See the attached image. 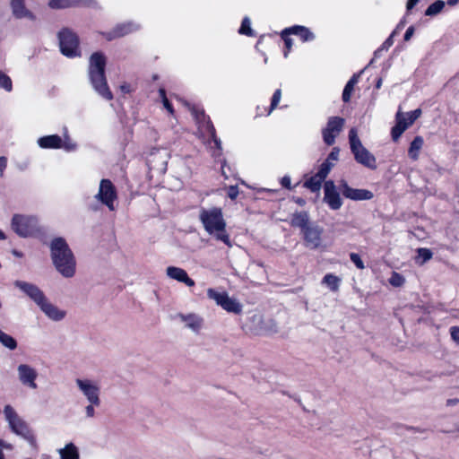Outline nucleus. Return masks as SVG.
<instances>
[{"instance_id": "f257e3e1", "label": "nucleus", "mask_w": 459, "mask_h": 459, "mask_svg": "<svg viewBox=\"0 0 459 459\" xmlns=\"http://www.w3.org/2000/svg\"><path fill=\"white\" fill-rule=\"evenodd\" d=\"M50 255L56 271L65 278L75 274L76 260L64 238L57 237L51 240Z\"/></svg>"}, {"instance_id": "f03ea898", "label": "nucleus", "mask_w": 459, "mask_h": 459, "mask_svg": "<svg viewBox=\"0 0 459 459\" xmlns=\"http://www.w3.org/2000/svg\"><path fill=\"white\" fill-rule=\"evenodd\" d=\"M199 220L209 235L213 236L217 240L223 242L228 247L232 246L230 235L226 231V221L223 218L221 208H201Z\"/></svg>"}, {"instance_id": "7ed1b4c3", "label": "nucleus", "mask_w": 459, "mask_h": 459, "mask_svg": "<svg viewBox=\"0 0 459 459\" xmlns=\"http://www.w3.org/2000/svg\"><path fill=\"white\" fill-rule=\"evenodd\" d=\"M106 56L102 52H94L89 60V79L93 89L107 100L113 99V94L108 88L106 75Z\"/></svg>"}, {"instance_id": "20e7f679", "label": "nucleus", "mask_w": 459, "mask_h": 459, "mask_svg": "<svg viewBox=\"0 0 459 459\" xmlns=\"http://www.w3.org/2000/svg\"><path fill=\"white\" fill-rule=\"evenodd\" d=\"M4 415L13 433L35 446L36 438L29 424L16 412L14 408L7 404L4 408Z\"/></svg>"}, {"instance_id": "39448f33", "label": "nucleus", "mask_w": 459, "mask_h": 459, "mask_svg": "<svg viewBox=\"0 0 459 459\" xmlns=\"http://www.w3.org/2000/svg\"><path fill=\"white\" fill-rule=\"evenodd\" d=\"M11 229L24 238L37 237L42 233L39 218L30 214H14L11 221Z\"/></svg>"}, {"instance_id": "423d86ee", "label": "nucleus", "mask_w": 459, "mask_h": 459, "mask_svg": "<svg viewBox=\"0 0 459 459\" xmlns=\"http://www.w3.org/2000/svg\"><path fill=\"white\" fill-rule=\"evenodd\" d=\"M349 143L351 151L358 163L373 170L377 168L376 157L363 146L358 136L357 129L354 127L349 131Z\"/></svg>"}, {"instance_id": "0eeeda50", "label": "nucleus", "mask_w": 459, "mask_h": 459, "mask_svg": "<svg viewBox=\"0 0 459 459\" xmlns=\"http://www.w3.org/2000/svg\"><path fill=\"white\" fill-rule=\"evenodd\" d=\"M61 53L70 58L80 56L78 36L69 29H63L58 33Z\"/></svg>"}, {"instance_id": "6e6552de", "label": "nucleus", "mask_w": 459, "mask_h": 459, "mask_svg": "<svg viewBox=\"0 0 459 459\" xmlns=\"http://www.w3.org/2000/svg\"><path fill=\"white\" fill-rule=\"evenodd\" d=\"M192 114L195 116L199 129L212 139L217 149V152H214L213 155L216 157L221 156L222 152L221 141L217 137L215 128L210 117H206L204 110H197L195 108L192 109Z\"/></svg>"}, {"instance_id": "1a4fd4ad", "label": "nucleus", "mask_w": 459, "mask_h": 459, "mask_svg": "<svg viewBox=\"0 0 459 459\" xmlns=\"http://www.w3.org/2000/svg\"><path fill=\"white\" fill-rule=\"evenodd\" d=\"M421 115V109L416 108L410 112H402L400 109L395 115L396 124L391 130L392 139L396 142L403 132L411 126Z\"/></svg>"}, {"instance_id": "9d476101", "label": "nucleus", "mask_w": 459, "mask_h": 459, "mask_svg": "<svg viewBox=\"0 0 459 459\" xmlns=\"http://www.w3.org/2000/svg\"><path fill=\"white\" fill-rule=\"evenodd\" d=\"M207 297L229 313L238 315L242 312L241 303L236 299L230 298L226 291L220 292L210 288L207 290Z\"/></svg>"}, {"instance_id": "9b49d317", "label": "nucleus", "mask_w": 459, "mask_h": 459, "mask_svg": "<svg viewBox=\"0 0 459 459\" xmlns=\"http://www.w3.org/2000/svg\"><path fill=\"white\" fill-rule=\"evenodd\" d=\"M94 198L106 205L109 211H115L114 202L117 198V194L114 184L109 179H101Z\"/></svg>"}, {"instance_id": "f8f14e48", "label": "nucleus", "mask_w": 459, "mask_h": 459, "mask_svg": "<svg viewBox=\"0 0 459 459\" xmlns=\"http://www.w3.org/2000/svg\"><path fill=\"white\" fill-rule=\"evenodd\" d=\"M345 120L341 117H330L326 126L322 130L324 143L331 146L335 143L336 136L342 132Z\"/></svg>"}, {"instance_id": "ddd939ff", "label": "nucleus", "mask_w": 459, "mask_h": 459, "mask_svg": "<svg viewBox=\"0 0 459 459\" xmlns=\"http://www.w3.org/2000/svg\"><path fill=\"white\" fill-rule=\"evenodd\" d=\"M75 383L88 403L93 404L101 403L100 397V388L96 383L87 378H77Z\"/></svg>"}, {"instance_id": "4468645a", "label": "nucleus", "mask_w": 459, "mask_h": 459, "mask_svg": "<svg viewBox=\"0 0 459 459\" xmlns=\"http://www.w3.org/2000/svg\"><path fill=\"white\" fill-rule=\"evenodd\" d=\"M13 285L28 296L38 307L47 298L44 292L34 283L17 280L13 282Z\"/></svg>"}, {"instance_id": "2eb2a0df", "label": "nucleus", "mask_w": 459, "mask_h": 459, "mask_svg": "<svg viewBox=\"0 0 459 459\" xmlns=\"http://www.w3.org/2000/svg\"><path fill=\"white\" fill-rule=\"evenodd\" d=\"M323 200L331 210L336 211L342 207V200L333 180L325 182Z\"/></svg>"}, {"instance_id": "dca6fc26", "label": "nucleus", "mask_w": 459, "mask_h": 459, "mask_svg": "<svg viewBox=\"0 0 459 459\" xmlns=\"http://www.w3.org/2000/svg\"><path fill=\"white\" fill-rule=\"evenodd\" d=\"M339 190L345 198L353 201L371 200L374 197L371 191L367 189L352 188L343 179L339 182Z\"/></svg>"}, {"instance_id": "f3484780", "label": "nucleus", "mask_w": 459, "mask_h": 459, "mask_svg": "<svg viewBox=\"0 0 459 459\" xmlns=\"http://www.w3.org/2000/svg\"><path fill=\"white\" fill-rule=\"evenodd\" d=\"M140 24L134 22H127L117 24L112 30L102 32L101 34L107 40L110 41L136 31L140 30Z\"/></svg>"}, {"instance_id": "a211bd4d", "label": "nucleus", "mask_w": 459, "mask_h": 459, "mask_svg": "<svg viewBox=\"0 0 459 459\" xmlns=\"http://www.w3.org/2000/svg\"><path fill=\"white\" fill-rule=\"evenodd\" d=\"M18 378L20 382L31 389L38 387L36 379L38 377V372L31 366L27 364H20L17 368Z\"/></svg>"}, {"instance_id": "6ab92c4d", "label": "nucleus", "mask_w": 459, "mask_h": 459, "mask_svg": "<svg viewBox=\"0 0 459 459\" xmlns=\"http://www.w3.org/2000/svg\"><path fill=\"white\" fill-rule=\"evenodd\" d=\"M323 231V228L316 224H311L302 231L306 246L311 249L318 248L321 245Z\"/></svg>"}, {"instance_id": "aec40b11", "label": "nucleus", "mask_w": 459, "mask_h": 459, "mask_svg": "<svg viewBox=\"0 0 459 459\" xmlns=\"http://www.w3.org/2000/svg\"><path fill=\"white\" fill-rule=\"evenodd\" d=\"M49 7L52 9H62L74 6L95 7L97 2L95 0H49Z\"/></svg>"}, {"instance_id": "412c9836", "label": "nucleus", "mask_w": 459, "mask_h": 459, "mask_svg": "<svg viewBox=\"0 0 459 459\" xmlns=\"http://www.w3.org/2000/svg\"><path fill=\"white\" fill-rule=\"evenodd\" d=\"M40 310L51 320L61 321L65 316V311L59 309L56 306L52 304L48 298L39 306Z\"/></svg>"}, {"instance_id": "4be33fe9", "label": "nucleus", "mask_w": 459, "mask_h": 459, "mask_svg": "<svg viewBox=\"0 0 459 459\" xmlns=\"http://www.w3.org/2000/svg\"><path fill=\"white\" fill-rule=\"evenodd\" d=\"M166 273L169 278L183 282L188 287H193L195 284V281L188 276L187 273L180 267L169 266L166 269Z\"/></svg>"}, {"instance_id": "5701e85b", "label": "nucleus", "mask_w": 459, "mask_h": 459, "mask_svg": "<svg viewBox=\"0 0 459 459\" xmlns=\"http://www.w3.org/2000/svg\"><path fill=\"white\" fill-rule=\"evenodd\" d=\"M178 317L185 323L186 327L198 333L204 325V319L196 314H178Z\"/></svg>"}, {"instance_id": "b1692460", "label": "nucleus", "mask_w": 459, "mask_h": 459, "mask_svg": "<svg viewBox=\"0 0 459 459\" xmlns=\"http://www.w3.org/2000/svg\"><path fill=\"white\" fill-rule=\"evenodd\" d=\"M11 7L13 15L16 18H28L30 20H35V15L25 7L24 0H12Z\"/></svg>"}, {"instance_id": "393cba45", "label": "nucleus", "mask_w": 459, "mask_h": 459, "mask_svg": "<svg viewBox=\"0 0 459 459\" xmlns=\"http://www.w3.org/2000/svg\"><path fill=\"white\" fill-rule=\"evenodd\" d=\"M290 32L300 38L303 42H308L315 39V34L307 27L301 25H294L285 29V33Z\"/></svg>"}, {"instance_id": "a878e982", "label": "nucleus", "mask_w": 459, "mask_h": 459, "mask_svg": "<svg viewBox=\"0 0 459 459\" xmlns=\"http://www.w3.org/2000/svg\"><path fill=\"white\" fill-rule=\"evenodd\" d=\"M38 144L42 149H59L62 147V138L57 134L39 137Z\"/></svg>"}, {"instance_id": "bb28decb", "label": "nucleus", "mask_w": 459, "mask_h": 459, "mask_svg": "<svg viewBox=\"0 0 459 459\" xmlns=\"http://www.w3.org/2000/svg\"><path fill=\"white\" fill-rule=\"evenodd\" d=\"M364 70H361L360 72L354 74L351 79L347 82L346 85L344 86L343 91H342V100L343 102H349L351 97V93L354 90V86L358 83L360 75Z\"/></svg>"}, {"instance_id": "cd10ccee", "label": "nucleus", "mask_w": 459, "mask_h": 459, "mask_svg": "<svg viewBox=\"0 0 459 459\" xmlns=\"http://www.w3.org/2000/svg\"><path fill=\"white\" fill-rule=\"evenodd\" d=\"M290 223L293 227L299 228L302 231L311 225L309 224V216L307 212H295L292 215Z\"/></svg>"}, {"instance_id": "c85d7f7f", "label": "nucleus", "mask_w": 459, "mask_h": 459, "mask_svg": "<svg viewBox=\"0 0 459 459\" xmlns=\"http://www.w3.org/2000/svg\"><path fill=\"white\" fill-rule=\"evenodd\" d=\"M423 138L421 136H416L410 144L408 150V155L412 160H417L419 157V152L423 146Z\"/></svg>"}, {"instance_id": "c756f323", "label": "nucleus", "mask_w": 459, "mask_h": 459, "mask_svg": "<svg viewBox=\"0 0 459 459\" xmlns=\"http://www.w3.org/2000/svg\"><path fill=\"white\" fill-rule=\"evenodd\" d=\"M59 453L61 459H79L78 449L73 443L67 444Z\"/></svg>"}, {"instance_id": "7c9ffc66", "label": "nucleus", "mask_w": 459, "mask_h": 459, "mask_svg": "<svg viewBox=\"0 0 459 459\" xmlns=\"http://www.w3.org/2000/svg\"><path fill=\"white\" fill-rule=\"evenodd\" d=\"M324 180V178H319L318 174L316 173L305 181L304 186L315 193L320 190Z\"/></svg>"}, {"instance_id": "2f4dec72", "label": "nucleus", "mask_w": 459, "mask_h": 459, "mask_svg": "<svg viewBox=\"0 0 459 459\" xmlns=\"http://www.w3.org/2000/svg\"><path fill=\"white\" fill-rule=\"evenodd\" d=\"M341 279L332 273H327L324 276L322 283L325 284L332 291L339 290Z\"/></svg>"}, {"instance_id": "473e14b6", "label": "nucleus", "mask_w": 459, "mask_h": 459, "mask_svg": "<svg viewBox=\"0 0 459 459\" xmlns=\"http://www.w3.org/2000/svg\"><path fill=\"white\" fill-rule=\"evenodd\" d=\"M0 342L5 348L13 351L17 348L16 340L0 329Z\"/></svg>"}, {"instance_id": "72a5a7b5", "label": "nucleus", "mask_w": 459, "mask_h": 459, "mask_svg": "<svg viewBox=\"0 0 459 459\" xmlns=\"http://www.w3.org/2000/svg\"><path fill=\"white\" fill-rule=\"evenodd\" d=\"M445 7V2L442 0H437L433 4H431L426 10H425V15L426 16H435L441 13V11Z\"/></svg>"}, {"instance_id": "f704fd0d", "label": "nucleus", "mask_w": 459, "mask_h": 459, "mask_svg": "<svg viewBox=\"0 0 459 459\" xmlns=\"http://www.w3.org/2000/svg\"><path fill=\"white\" fill-rule=\"evenodd\" d=\"M418 257L417 262L420 264H423L424 263L428 262L432 258L433 253L430 249L420 247L417 250Z\"/></svg>"}, {"instance_id": "c9c22d12", "label": "nucleus", "mask_w": 459, "mask_h": 459, "mask_svg": "<svg viewBox=\"0 0 459 459\" xmlns=\"http://www.w3.org/2000/svg\"><path fill=\"white\" fill-rule=\"evenodd\" d=\"M238 33L247 36H254V31L251 28V22L248 17H244L242 20Z\"/></svg>"}, {"instance_id": "e433bc0d", "label": "nucleus", "mask_w": 459, "mask_h": 459, "mask_svg": "<svg viewBox=\"0 0 459 459\" xmlns=\"http://www.w3.org/2000/svg\"><path fill=\"white\" fill-rule=\"evenodd\" d=\"M333 167V162H331L329 160H325L320 165L316 174H318L319 178L325 179Z\"/></svg>"}, {"instance_id": "4c0bfd02", "label": "nucleus", "mask_w": 459, "mask_h": 459, "mask_svg": "<svg viewBox=\"0 0 459 459\" xmlns=\"http://www.w3.org/2000/svg\"><path fill=\"white\" fill-rule=\"evenodd\" d=\"M0 88H3L7 91H11L13 90L11 78L2 71H0Z\"/></svg>"}, {"instance_id": "58836bf2", "label": "nucleus", "mask_w": 459, "mask_h": 459, "mask_svg": "<svg viewBox=\"0 0 459 459\" xmlns=\"http://www.w3.org/2000/svg\"><path fill=\"white\" fill-rule=\"evenodd\" d=\"M290 35H292V33H290V32L285 33V30H283L281 32V39H283L285 47H286V50L283 53L284 57L288 56L289 52L290 51L291 47H292V39L290 38H289Z\"/></svg>"}, {"instance_id": "ea45409f", "label": "nucleus", "mask_w": 459, "mask_h": 459, "mask_svg": "<svg viewBox=\"0 0 459 459\" xmlns=\"http://www.w3.org/2000/svg\"><path fill=\"white\" fill-rule=\"evenodd\" d=\"M405 279L400 273L394 272L389 279V282L394 287H400L403 285Z\"/></svg>"}, {"instance_id": "a19ab883", "label": "nucleus", "mask_w": 459, "mask_h": 459, "mask_svg": "<svg viewBox=\"0 0 459 459\" xmlns=\"http://www.w3.org/2000/svg\"><path fill=\"white\" fill-rule=\"evenodd\" d=\"M281 97V91L280 89H277L273 94L271 106L269 108L267 115H269L279 104Z\"/></svg>"}, {"instance_id": "79ce46f5", "label": "nucleus", "mask_w": 459, "mask_h": 459, "mask_svg": "<svg viewBox=\"0 0 459 459\" xmlns=\"http://www.w3.org/2000/svg\"><path fill=\"white\" fill-rule=\"evenodd\" d=\"M159 94H160V97L161 98L162 100V102H163V105L165 107V108L170 113V114H173L174 112V109H173V107L171 105V103L169 101L167 96H166V91L164 89H160L159 90Z\"/></svg>"}, {"instance_id": "37998d69", "label": "nucleus", "mask_w": 459, "mask_h": 459, "mask_svg": "<svg viewBox=\"0 0 459 459\" xmlns=\"http://www.w3.org/2000/svg\"><path fill=\"white\" fill-rule=\"evenodd\" d=\"M350 259L351 261L356 265L358 269H364L365 265L363 261L361 260L360 256L356 253H351L350 254Z\"/></svg>"}, {"instance_id": "c03bdc74", "label": "nucleus", "mask_w": 459, "mask_h": 459, "mask_svg": "<svg viewBox=\"0 0 459 459\" xmlns=\"http://www.w3.org/2000/svg\"><path fill=\"white\" fill-rule=\"evenodd\" d=\"M100 403H90L85 407V415L87 418H93L95 416V407H99Z\"/></svg>"}, {"instance_id": "a18cd8bd", "label": "nucleus", "mask_w": 459, "mask_h": 459, "mask_svg": "<svg viewBox=\"0 0 459 459\" xmlns=\"http://www.w3.org/2000/svg\"><path fill=\"white\" fill-rule=\"evenodd\" d=\"M395 35L396 34L394 32H392L390 36L381 45V49L387 50L394 44V37Z\"/></svg>"}, {"instance_id": "49530a36", "label": "nucleus", "mask_w": 459, "mask_h": 459, "mask_svg": "<svg viewBox=\"0 0 459 459\" xmlns=\"http://www.w3.org/2000/svg\"><path fill=\"white\" fill-rule=\"evenodd\" d=\"M339 152L340 149L338 147H333L331 151V152L328 154L325 160H329L332 162V160H337L339 158Z\"/></svg>"}, {"instance_id": "de8ad7c7", "label": "nucleus", "mask_w": 459, "mask_h": 459, "mask_svg": "<svg viewBox=\"0 0 459 459\" xmlns=\"http://www.w3.org/2000/svg\"><path fill=\"white\" fill-rule=\"evenodd\" d=\"M228 196L231 199V200H234L237 198V196L238 195V186H230L229 188H228Z\"/></svg>"}, {"instance_id": "09e8293b", "label": "nucleus", "mask_w": 459, "mask_h": 459, "mask_svg": "<svg viewBox=\"0 0 459 459\" xmlns=\"http://www.w3.org/2000/svg\"><path fill=\"white\" fill-rule=\"evenodd\" d=\"M450 334L454 341L459 342V327H457V326L451 327Z\"/></svg>"}, {"instance_id": "8fccbe9b", "label": "nucleus", "mask_w": 459, "mask_h": 459, "mask_svg": "<svg viewBox=\"0 0 459 459\" xmlns=\"http://www.w3.org/2000/svg\"><path fill=\"white\" fill-rule=\"evenodd\" d=\"M414 31H415L414 27H413V26H410V27L406 30V31H405V33H404L403 39H404L405 41H409V40L411 39V37L413 36Z\"/></svg>"}, {"instance_id": "3c124183", "label": "nucleus", "mask_w": 459, "mask_h": 459, "mask_svg": "<svg viewBox=\"0 0 459 459\" xmlns=\"http://www.w3.org/2000/svg\"><path fill=\"white\" fill-rule=\"evenodd\" d=\"M281 184L283 187L291 189L290 178L289 176H284L281 180Z\"/></svg>"}, {"instance_id": "603ef678", "label": "nucleus", "mask_w": 459, "mask_h": 459, "mask_svg": "<svg viewBox=\"0 0 459 459\" xmlns=\"http://www.w3.org/2000/svg\"><path fill=\"white\" fill-rule=\"evenodd\" d=\"M406 24L405 18L402 19L399 23L396 25L395 29L393 30L396 35L400 33V31L404 28Z\"/></svg>"}, {"instance_id": "864d4df0", "label": "nucleus", "mask_w": 459, "mask_h": 459, "mask_svg": "<svg viewBox=\"0 0 459 459\" xmlns=\"http://www.w3.org/2000/svg\"><path fill=\"white\" fill-rule=\"evenodd\" d=\"M61 148H64L67 152H71V151H74L76 149V144L72 143L70 142H65L64 143H62Z\"/></svg>"}, {"instance_id": "5fc2aeb1", "label": "nucleus", "mask_w": 459, "mask_h": 459, "mask_svg": "<svg viewBox=\"0 0 459 459\" xmlns=\"http://www.w3.org/2000/svg\"><path fill=\"white\" fill-rule=\"evenodd\" d=\"M7 166V160L5 157H0V176H3L4 170Z\"/></svg>"}, {"instance_id": "6e6d98bb", "label": "nucleus", "mask_w": 459, "mask_h": 459, "mask_svg": "<svg viewBox=\"0 0 459 459\" xmlns=\"http://www.w3.org/2000/svg\"><path fill=\"white\" fill-rule=\"evenodd\" d=\"M420 0H408L406 4V10L407 13L410 12L418 3Z\"/></svg>"}, {"instance_id": "4d7b16f0", "label": "nucleus", "mask_w": 459, "mask_h": 459, "mask_svg": "<svg viewBox=\"0 0 459 459\" xmlns=\"http://www.w3.org/2000/svg\"><path fill=\"white\" fill-rule=\"evenodd\" d=\"M12 254H13L14 256L19 257V258H21V257H22V256H23V253H22V252H21V251H19V250H17V249H13V250H12Z\"/></svg>"}, {"instance_id": "13d9d810", "label": "nucleus", "mask_w": 459, "mask_h": 459, "mask_svg": "<svg viewBox=\"0 0 459 459\" xmlns=\"http://www.w3.org/2000/svg\"><path fill=\"white\" fill-rule=\"evenodd\" d=\"M4 441L0 440V459H4V454L3 452Z\"/></svg>"}, {"instance_id": "bf43d9fd", "label": "nucleus", "mask_w": 459, "mask_h": 459, "mask_svg": "<svg viewBox=\"0 0 459 459\" xmlns=\"http://www.w3.org/2000/svg\"><path fill=\"white\" fill-rule=\"evenodd\" d=\"M458 2H459V0H447V4L450 6H454V5L457 4Z\"/></svg>"}, {"instance_id": "052dcab7", "label": "nucleus", "mask_w": 459, "mask_h": 459, "mask_svg": "<svg viewBox=\"0 0 459 459\" xmlns=\"http://www.w3.org/2000/svg\"><path fill=\"white\" fill-rule=\"evenodd\" d=\"M382 51H384V49H381V47H380V48H378L375 51V53H374V56H375V57H378V56H379V55H380V53H381Z\"/></svg>"}, {"instance_id": "680f3d73", "label": "nucleus", "mask_w": 459, "mask_h": 459, "mask_svg": "<svg viewBox=\"0 0 459 459\" xmlns=\"http://www.w3.org/2000/svg\"><path fill=\"white\" fill-rule=\"evenodd\" d=\"M457 403H458V400H456V399H453V400L450 399V400L447 401V404L448 405H454V404H455Z\"/></svg>"}, {"instance_id": "e2e57ef3", "label": "nucleus", "mask_w": 459, "mask_h": 459, "mask_svg": "<svg viewBox=\"0 0 459 459\" xmlns=\"http://www.w3.org/2000/svg\"><path fill=\"white\" fill-rule=\"evenodd\" d=\"M382 85V78H378L376 83V88L379 89Z\"/></svg>"}, {"instance_id": "0e129e2a", "label": "nucleus", "mask_w": 459, "mask_h": 459, "mask_svg": "<svg viewBox=\"0 0 459 459\" xmlns=\"http://www.w3.org/2000/svg\"><path fill=\"white\" fill-rule=\"evenodd\" d=\"M296 203L299 204V205H303V204H305V200L302 198H298L296 200Z\"/></svg>"}, {"instance_id": "69168bd1", "label": "nucleus", "mask_w": 459, "mask_h": 459, "mask_svg": "<svg viewBox=\"0 0 459 459\" xmlns=\"http://www.w3.org/2000/svg\"><path fill=\"white\" fill-rule=\"evenodd\" d=\"M6 238L5 234L0 230V240H4Z\"/></svg>"}, {"instance_id": "338daca9", "label": "nucleus", "mask_w": 459, "mask_h": 459, "mask_svg": "<svg viewBox=\"0 0 459 459\" xmlns=\"http://www.w3.org/2000/svg\"><path fill=\"white\" fill-rule=\"evenodd\" d=\"M91 209L92 211H97V210H98L97 206H91Z\"/></svg>"}, {"instance_id": "774afa93", "label": "nucleus", "mask_w": 459, "mask_h": 459, "mask_svg": "<svg viewBox=\"0 0 459 459\" xmlns=\"http://www.w3.org/2000/svg\"><path fill=\"white\" fill-rule=\"evenodd\" d=\"M224 164H225V160L223 161V164L221 165V169H222V173H223V174H224V170H223Z\"/></svg>"}]
</instances>
